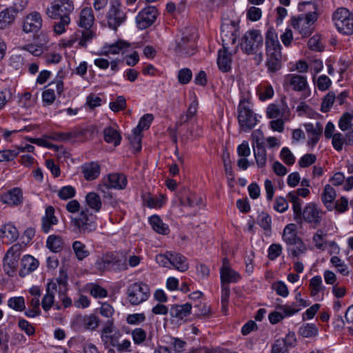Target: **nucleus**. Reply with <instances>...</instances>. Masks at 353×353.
I'll return each instance as SVG.
<instances>
[{
	"mask_svg": "<svg viewBox=\"0 0 353 353\" xmlns=\"http://www.w3.org/2000/svg\"><path fill=\"white\" fill-rule=\"evenodd\" d=\"M126 100L123 96H118L114 101L109 103V108L114 112H117L125 109Z\"/></svg>",
	"mask_w": 353,
	"mask_h": 353,
	"instance_id": "nucleus-61",
	"label": "nucleus"
},
{
	"mask_svg": "<svg viewBox=\"0 0 353 353\" xmlns=\"http://www.w3.org/2000/svg\"><path fill=\"white\" fill-rule=\"evenodd\" d=\"M238 122L241 130L245 132L250 131L257 123V119L252 110L251 103L246 99L240 101L238 107Z\"/></svg>",
	"mask_w": 353,
	"mask_h": 353,
	"instance_id": "nucleus-6",
	"label": "nucleus"
},
{
	"mask_svg": "<svg viewBox=\"0 0 353 353\" xmlns=\"http://www.w3.org/2000/svg\"><path fill=\"white\" fill-rule=\"evenodd\" d=\"M16 10L12 8H6L0 12V29L4 30L9 27L16 17Z\"/></svg>",
	"mask_w": 353,
	"mask_h": 353,
	"instance_id": "nucleus-33",
	"label": "nucleus"
},
{
	"mask_svg": "<svg viewBox=\"0 0 353 353\" xmlns=\"http://www.w3.org/2000/svg\"><path fill=\"white\" fill-rule=\"evenodd\" d=\"M19 154V151L15 147L12 149L0 150V162L13 161Z\"/></svg>",
	"mask_w": 353,
	"mask_h": 353,
	"instance_id": "nucleus-56",
	"label": "nucleus"
},
{
	"mask_svg": "<svg viewBox=\"0 0 353 353\" xmlns=\"http://www.w3.org/2000/svg\"><path fill=\"white\" fill-rule=\"evenodd\" d=\"M90 293L97 299L105 298L108 296L107 290L97 284H93L90 286Z\"/></svg>",
	"mask_w": 353,
	"mask_h": 353,
	"instance_id": "nucleus-64",
	"label": "nucleus"
},
{
	"mask_svg": "<svg viewBox=\"0 0 353 353\" xmlns=\"http://www.w3.org/2000/svg\"><path fill=\"white\" fill-rule=\"evenodd\" d=\"M276 341L283 342V346L288 350L295 345L296 338L294 332H289L284 338L279 339Z\"/></svg>",
	"mask_w": 353,
	"mask_h": 353,
	"instance_id": "nucleus-63",
	"label": "nucleus"
},
{
	"mask_svg": "<svg viewBox=\"0 0 353 353\" xmlns=\"http://www.w3.org/2000/svg\"><path fill=\"white\" fill-rule=\"evenodd\" d=\"M63 239L61 236L52 234L46 241V247L52 252L57 253L63 248Z\"/></svg>",
	"mask_w": 353,
	"mask_h": 353,
	"instance_id": "nucleus-45",
	"label": "nucleus"
},
{
	"mask_svg": "<svg viewBox=\"0 0 353 353\" xmlns=\"http://www.w3.org/2000/svg\"><path fill=\"white\" fill-rule=\"evenodd\" d=\"M86 205L89 210L94 212H99L102 208V201L101 197L94 192H88L85 198Z\"/></svg>",
	"mask_w": 353,
	"mask_h": 353,
	"instance_id": "nucleus-37",
	"label": "nucleus"
},
{
	"mask_svg": "<svg viewBox=\"0 0 353 353\" xmlns=\"http://www.w3.org/2000/svg\"><path fill=\"white\" fill-rule=\"evenodd\" d=\"M81 172L87 181H93L99 177L101 166L97 161L86 162L81 165Z\"/></svg>",
	"mask_w": 353,
	"mask_h": 353,
	"instance_id": "nucleus-22",
	"label": "nucleus"
},
{
	"mask_svg": "<svg viewBox=\"0 0 353 353\" xmlns=\"http://www.w3.org/2000/svg\"><path fill=\"white\" fill-rule=\"evenodd\" d=\"M299 333L303 337H313L318 334V328L313 323H305L300 327Z\"/></svg>",
	"mask_w": 353,
	"mask_h": 353,
	"instance_id": "nucleus-52",
	"label": "nucleus"
},
{
	"mask_svg": "<svg viewBox=\"0 0 353 353\" xmlns=\"http://www.w3.org/2000/svg\"><path fill=\"white\" fill-rule=\"evenodd\" d=\"M106 19L108 26L114 30H117L118 27L126 20V14L118 0L110 1L109 10L106 14Z\"/></svg>",
	"mask_w": 353,
	"mask_h": 353,
	"instance_id": "nucleus-10",
	"label": "nucleus"
},
{
	"mask_svg": "<svg viewBox=\"0 0 353 353\" xmlns=\"http://www.w3.org/2000/svg\"><path fill=\"white\" fill-rule=\"evenodd\" d=\"M237 30L234 21L224 23L221 27V37L223 48L228 49L230 44H234L237 38Z\"/></svg>",
	"mask_w": 353,
	"mask_h": 353,
	"instance_id": "nucleus-14",
	"label": "nucleus"
},
{
	"mask_svg": "<svg viewBox=\"0 0 353 353\" xmlns=\"http://www.w3.org/2000/svg\"><path fill=\"white\" fill-rule=\"evenodd\" d=\"M286 250L290 256L298 258L307 252V248L303 240L301 239L291 245L286 247Z\"/></svg>",
	"mask_w": 353,
	"mask_h": 353,
	"instance_id": "nucleus-38",
	"label": "nucleus"
},
{
	"mask_svg": "<svg viewBox=\"0 0 353 353\" xmlns=\"http://www.w3.org/2000/svg\"><path fill=\"white\" fill-rule=\"evenodd\" d=\"M275 309L268 315L269 321L272 324H276L283 319L291 316L301 310L300 305L296 303L285 305L276 304Z\"/></svg>",
	"mask_w": 353,
	"mask_h": 353,
	"instance_id": "nucleus-11",
	"label": "nucleus"
},
{
	"mask_svg": "<svg viewBox=\"0 0 353 353\" xmlns=\"http://www.w3.org/2000/svg\"><path fill=\"white\" fill-rule=\"evenodd\" d=\"M71 225L74 232L81 235L90 234L97 229V216L88 208L70 217Z\"/></svg>",
	"mask_w": 353,
	"mask_h": 353,
	"instance_id": "nucleus-3",
	"label": "nucleus"
},
{
	"mask_svg": "<svg viewBox=\"0 0 353 353\" xmlns=\"http://www.w3.org/2000/svg\"><path fill=\"white\" fill-rule=\"evenodd\" d=\"M166 343L173 349L174 353H181L185 350L186 342L179 338L168 336Z\"/></svg>",
	"mask_w": 353,
	"mask_h": 353,
	"instance_id": "nucleus-47",
	"label": "nucleus"
},
{
	"mask_svg": "<svg viewBox=\"0 0 353 353\" xmlns=\"http://www.w3.org/2000/svg\"><path fill=\"white\" fill-rule=\"evenodd\" d=\"M104 140L109 143L117 146L120 144L121 137L119 132L112 127H108L103 130Z\"/></svg>",
	"mask_w": 353,
	"mask_h": 353,
	"instance_id": "nucleus-41",
	"label": "nucleus"
},
{
	"mask_svg": "<svg viewBox=\"0 0 353 353\" xmlns=\"http://www.w3.org/2000/svg\"><path fill=\"white\" fill-rule=\"evenodd\" d=\"M257 223L265 232H270L272 228V218L268 214L262 212L259 214L257 217Z\"/></svg>",
	"mask_w": 353,
	"mask_h": 353,
	"instance_id": "nucleus-53",
	"label": "nucleus"
},
{
	"mask_svg": "<svg viewBox=\"0 0 353 353\" xmlns=\"http://www.w3.org/2000/svg\"><path fill=\"white\" fill-rule=\"evenodd\" d=\"M126 294L129 303L132 305H137L148 299L150 291L147 284L135 282L128 287Z\"/></svg>",
	"mask_w": 353,
	"mask_h": 353,
	"instance_id": "nucleus-7",
	"label": "nucleus"
},
{
	"mask_svg": "<svg viewBox=\"0 0 353 353\" xmlns=\"http://www.w3.org/2000/svg\"><path fill=\"white\" fill-rule=\"evenodd\" d=\"M231 54L228 52V49L220 50L218 54L217 65L219 68L224 72L231 69Z\"/></svg>",
	"mask_w": 353,
	"mask_h": 353,
	"instance_id": "nucleus-36",
	"label": "nucleus"
},
{
	"mask_svg": "<svg viewBox=\"0 0 353 353\" xmlns=\"http://www.w3.org/2000/svg\"><path fill=\"white\" fill-rule=\"evenodd\" d=\"M74 10V4L71 0H54L46 10L47 16L54 20L59 19L53 26L56 34L60 35L66 30L70 23V14Z\"/></svg>",
	"mask_w": 353,
	"mask_h": 353,
	"instance_id": "nucleus-1",
	"label": "nucleus"
},
{
	"mask_svg": "<svg viewBox=\"0 0 353 353\" xmlns=\"http://www.w3.org/2000/svg\"><path fill=\"white\" fill-rule=\"evenodd\" d=\"M267 64L272 71L279 70L281 58V45L275 30L270 28L265 34Z\"/></svg>",
	"mask_w": 353,
	"mask_h": 353,
	"instance_id": "nucleus-2",
	"label": "nucleus"
},
{
	"mask_svg": "<svg viewBox=\"0 0 353 353\" xmlns=\"http://www.w3.org/2000/svg\"><path fill=\"white\" fill-rule=\"evenodd\" d=\"M58 197L61 200H68L73 198L76 194V190L71 185H65L56 190Z\"/></svg>",
	"mask_w": 353,
	"mask_h": 353,
	"instance_id": "nucleus-51",
	"label": "nucleus"
},
{
	"mask_svg": "<svg viewBox=\"0 0 353 353\" xmlns=\"http://www.w3.org/2000/svg\"><path fill=\"white\" fill-rule=\"evenodd\" d=\"M348 137L349 134L347 133L345 135L340 132L335 133V134L332 137V144L333 148L336 151L340 152L343 150V145H353V143H348Z\"/></svg>",
	"mask_w": 353,
	"mask_h": 353,
	"instance_id": "nucleus-43",
	"label": "nucleus"
},
{
	"mask_svg": "<svg viewBox=\"0 0 353 353\" xmlns=\"http://www.w3.org/2000/svg\"><path fill=\"white\" fill-rule=\"evenodd\" d=\"M42 27L41 15L38 12H32L24 19L23 30L26 33L37 32Z\"/></svg>",
	"mask_w": 353,
	"mask_h": 353,
	"instance_id": "nucleus-16",
	"label": "nucleus"
},
{
	"mask_svg": "<svg viewBox=\"0 0 353 353\" xmlns=\"http://www.w3.org/2000/svg\"><path fill=\"white\" fill-rule=\"evenodd\" d=\"M157 14V9L154 6H148L142 9L136 17L137 27L140 30L150 27L155 21Z\"/></svg>",
	"mask_w": 353,
	"mask_h": 353,
	"instance_id": "nucleus-13",
	"label": "nucleus"
},
{
	"mask_svg": "<svg viewBox=\"0 0 353 353\" xmlns=\"http://www.w3.org/2000/svg\"><path fill=\"white\" fill-rule=\"evenodd\" d=\"M39 261L37 259L30 255L24 256L21 261V270L19 275L24 277L27 274L34 271L39 266Z\"/></svg>",
	"mask_w": 353,
	"mask_h": 353,
	"instance_id": "nucleus-27",
	"label": "nucleus"
},
{
	"mask_svg": "<svg viewBox=\"0 0 353 353\" xmlns=\"http://www.w3.org/2000/svg\"><path fill=\"white\" fill-rule=\"evenodd\" d=\"M1 201L10 206H17L23 202V193L20 188H13L1 196Z\"/></svg>",
	"mask_w": 353,
	"mask_h": 353,
	"instance_id": "nucleus-18",
	"label": "nucleus"
},
{
	"mask_svg": "<svg viewBox=\"0 0 353 353\" xmlns=\"http://www.w3.org/2000/svg\"><path fill=\"white\" fill-rule=\"evenodd\" d=\"M282 103L283 106L281 108L274 103L269 105L266 110L267 117L269 119L281 117L283 120H288L290 112L287 104H284V99H282Z\"/></svg>",
	"mask_w": 353,
	"mask_h": 353,
	"instance_id": "nucleus-19",
	"label": "nucleus"
},
{
	"mask_svg": "<svg viewBox=\"0 0 353 353\" xmlns=\"http://www.w3.org/2000/svg\"><path fill=\"white\" fill-rule=\"evenodd\" d=\"M94 21L93 12L90 8H83L80 13L79 26L85 29L92 27Z\"/></svg>",
	"mask_w": 353,
	"mask_h": 353,
	"instance_id": "nucleus-35",
	"label": "nucleus"
},
{
	"mask_svg": "<svg viewBox=\"0 0 353 353\" xmlns=\"http://www.w3.org/2000/svg\"><path fill=\"white\" fill-rule=\"evenodd\" d=\"M20 246L14 245L7 251L3 258V270L8 276H13L20 258Z\"/></svg>",
	"mask_w": 353,
	"mask_h": 353,
	"instance_id": "nucleus-12",
	"label": "nucleus"
},
{
	"mask_svg": "<svg viewBox=\"0 0 353 353\" xmlns=\"http://www.w3.org/2000/svg\"><path fill=\"white\" fill-rule=\"evenodd\" d=\"M317 20V14L315 12H309L301 14L297 18L292 19V25L294 29L304 37H309L313 31V25Z\"/></svg>",
	"mask_w": 353,
	"mask_h": 353,
	"instance_id": "nucleus-9",
	"label": "nucleus"
},
{
	"mask_svg": "<svg viewBox=\"0 0 353 353\" xmlns=\"http://www.w3.org/2000/svg\"><path fill=\"white\" fill-rule=\"evenodd\" d=\"M110 270L122 271L128 269L127 257L120 252H109L105 254Z\"/></svg>",
	"mask_w": 353,
	"mask_h": 353,
	"instance_id": "nucleus-15",
	"label": "nucleus"
},
{
	"mask_svg": "<svg viewBox=\"0 0 353 353\" xmlns=\"http://www.w3.org/2000/svg\"><path fill=\"white\" fill-rule=\"evenodd\" d=\"M252 148L254 156L258 167L263 168L266 164L267 154L263 143L257 139L256 141V145L252 143Z\"/></svg>",
	"mask_w": 353,
	"mask_h": 353,
	"instance_id": "nucleus-30",
	"label": "nucleus"
},
{
	"mask_svg": "<svg viewBox=\"0 0 353 353\" xmlns=\"http://www.w3.org/2000/svg\"><path fill=\"white\" fill-rule=\"evenodd\" d=\"M263 38L261 32L258 30H252L247 31L243 35L241 48L248 54L256 55L259 62L263 59L262 52L261 49L263 46Z\"/></svg>",
	"mask_w": 353,
	"mask_h": 353,
	"instance_id": "nucleus-5",
	"label": "nucleus"
},
{
	"mask_svg": "<svg viewBox=\"0 0 353 353\" xmlns=\"http://www.w3.org/2000/svg\"><path fill=\"white\" fill-rule=\"evenodd\" d=\"M333 21L337 30L344 34L353 33V15L345 8H338L333 14Z\"/></svg>",
	"mask_w": 353,
	"mask_h": 353,
	"instance_id": "nucleus-8",
	"label": "nucleus"
},
{
	"mask_svg": "<svg viewBox=\"0 0 353 353\" xmlns=\"http://www.w3.org/2000/svg\"><path fill=\"white\" fill-rule=\"evenodd\" d=\"M336 196V193L334 188L329 184L325 185L322 193L321 200L327 210H332V203Z\"/></svg>",
	"mask_w": 353,
	"mask_h": 353,
	"instance_id": "nucleus-39",
	"label": "nucleus"
},
{
	"mask_svg": "<svg viewBox=\"0 0 353 353\" xmlns=\"http://www.w3.org/2000/svg\"><path fill=\"white\" fill-rule=\"evenodd\" d=\"M18 237V230L12 223L5 224L0 230V238L5 243H11L15 241Z\"/></svg>",
	"mask_w": 353,
	"mask_h": 353,
	"instance_id": "nucleus-26",
	"label": "nucleus"
},
{
	"mask_svg": "<svg viewBox=\"0 0 353 353\" xmlns=\"http://www.w3.org/2000/svg\"><path fill=\"white\" fill-rule=\"evenodd\" d=\"M325 213L316 204L309 203L294 215V219L298 223L305 222L315 229L321 225Z\"/></svg>",
	"mask_w": 353,
	"mask_h": 353,
	"instance_id": "nucleus-4",
	"label": "nucleus"
},
{
	"mask_svg": "<svg viewBox=\"0 0 353 353\" xmlns=\"http://www.w3.org/2000/svg\"><path fill=\"white\" fill-rule=\"evenodd\" d=\"M46 293L41 301V306L45 311H48L52 307L54 301V293L57 291L56 283H48L46 285Z\"/></svg>",
	"mask_w": 353,
	"mask_h": 353,
	"instance_id": "nucleus-28",
	"label": "nucleus"
},
{
	"mask_svg": "<svg viewBox=\"0 0 353 353\" xmlns=\"http://www.w3.org/2000/svg\"><path fill=\"white\" fill-rule=\"evenodd\" d=\"M301 239L297 234L295 224L290 223L285 225L283 231L282 240L286 244V247Z\"/></svg>",
	"mask_w": 353,
	"mask_h": 353,
	"instance_id": "nucleus-32",
	"label": "nucleus"
},
{
	"mask_svg": "<svg viewBox=\"0 0 353 353\" xmlns=\"http://www.w3.org/2000/svg\"><path fill=\"white\" fill-rule=\"evenodd\" d=\"M310 294L312 296H316L325 287L323 285L322 278L320 276H315L310 281Z\"/></svg>",
	"mask_w": 353,
	"mask_h": 353,
	"instance_id": "nucleus-50",
	"label": "nucleus"
},
{
	"mask_svg": "<svg viewBox=\"0 0 353 353\" xmlns=\"http://www.w3.org/2000/svg\"><path fill=\"white\" fill-rule=\"evenodd\" d=\"M327 234L322 229H318L312 236V243L316 249L325 251L327 248L328 242L326 239Z\"/></svg>",
	"mask_w": 353,
	"mask_h": 353,
	"instance_id": "nucleus-34",
	"label": "nucleus"
},
{
	"mask_svg": "<svg viewBox=\"0 0 353 353\" xmlns=\"http://www.w3.org/2000/svg\"><path fill=\"white\" fill-rule=\"evenodd\" d=\"M128 179L125 174L122 173L109 174L104 179V185L106 188H110L116 190H123L126 188Z\"/></svg>",
	"mask_w": 353,
	"mask_h": 353,
	"instance_id": "nucleus-17",
	"label": "nucleus"
},
{
	"mask_svg": "<svg viewBox=\"0 0 353 353\" xmlns=\"http://www.w3.org/2000/svg\"><path fill=\"white\" fill-rule=\"evenodd\" d=\"M330 263L336 268L337 272L343 276L349 275V270L347 265L339 257L334 256L330 259Z\"/></svg>",
	"mask_w": 353,
	"mask_h": 353,
	"instance_id": "nucleus-54",
	"label": "nucleus"
},
{
	"mask_svg": "<svg viewBox=\"0 0 353 353\" xmlns=\"http://www.w3.org/2000/svg\"><path fill=\"white\" fill-rule=\"evenodd\" d=\"M131 46L124 41H118L117 42L105 45L103 48V54L108 55L109 54H117L121 53L122 55L130 52Z\"/></svg>",
	"mask_w": 353,
	"mask_h": 353,
	"instance_id": "nucleus-21",
	"label": "nucleus"
},
{
	"mask_svg": "<svg viewBox=\"0 0 353 353\" xmlns=\"http://www.w3.org/2000/svg\"><path fill=\"white\" fill-rule=\"evenodd\" d=\"M132 339L135 345H141L147 339H152V334L148 336L147 332L142 327H136L131 332Z\"/></svg>",
	"mask_w": 353,
	"mask_h": 353,
	"instance_id": "nucleus-46",
	"label": "nucleus"
},
{
	"mask_svg": "<svg viewBox=\"0 0 353 353\" xmlns=\"http://www.w3.org/2000/svg\"><path fill=\"white\" fill-rule=\"evenodd\" d=\"M338 125L341 131H347L348 143H353V112L343 113L339 120Z\"/></svg>",
	"mask_w": 353,
	"mask_h": 353,
	"instance_id": "nucleus-20",
	"label": "nucleus"
},
{
	"mask_svg": "<svg viewBox=\"0 0 353 353\" xmlns=\"http://www.w3.org/2000/svg\"><path fill=\"white\" fill-rule=\"evenodd\" d=\"M96 37V34L89 29H85L81 32V37L79 39L78 44L81 47H87L92 39Z\"/></svg>",
	"mask_w": 353,
	"mask_h": 353,
	"instance_id": "nucleus-55",
	"label": "nucleus"
},
{
	"mask_svg": "<svg viewBox=\"0 0 353 353\" xmlns=\"http://www.w3.org/2000/svg\"><path fill=\"white\" fill-rule=\"evenodd\" d=\"M283 85L292 88H307V81L305 76L290 74L285 77Z\"/></svg>",
	"mask_w": 353,
	"mask_h": 353,
	"instance_id": "nucleus-25",
	"label": "nucleus"
},
{
	"mask_svg": "<svg viewBox=\"0 0 353 353\" xmlns=\"http://www.w3.org/2000/svg\"><path fill=\"white\" fill-rule=\"evenodd\" d=\"M146 319L144 313H134L126 316V322L131 325H139L143 323Z\"/></svg>",
	"mask_w": 353,
	"mask_h": 353,
	"instance_id": "nucleus-57",
	"label": "nucleus"
},
{
	"mask_svg": "<svg viewBox=\"0 0 353 353\" xmlns=\"http://www.w3.org/2000/svg\"><path fill=\"white\" fill-rule=\"evenodd\" d=\"M287 197L290 201L292 203V210L294 215L296 212H299V210L301 208L302 201L299 198V196L295 191L290 192Z\"/></svg>",
	"mask_w": 353,
	"mask_h": 353,
	"instance_id": "nucleus-58",
	"label": "nucleus"
},
{
	"mask_svg": "<svg viewBox=\"0 0 353 353\" xmlns=\"http://www.w3.org/2000/svg\"><path fill=\"white\" fill-rule=\"evenodd\" d=\"M241 279L240 274L231 268L220 272L221 284L228 285L230 283H237Z\"/></svg>",
	"mask_w": 353,
	"mask_h": 353,
	"instance_id": "nucleus-40",
	"label": "nucleus"
},
{
	"mask_svg": "<svg viewBox=\"0 0 353 353\" xmlns=\"http://www.w3.org/2000/svg\"><path fill=\"white\" fill-rule=\"evenodd\" d=\"M175 51L181 55H192L194 53V43L188 36L176 40Z\"/></svg>",
	"mask_w": 353,
	"mask_h": 353,
	"instance_id": "nucleus-23",
	"label": "nucleus"
},
{
	"mask_svg": "<svg viewBox=\"0 0 353 353\" xmlns=\"http://www.w3.org/2000/svg\"><path fill=\"white\" fill-rule=\"evenodd\" d=\"M154 117L152 114H144L139 120L137 126L134 129V133L141 134L143 130L149 128Z\"/></svg>",
	"mask_w": 353,
	"mask_h": 353,
	"instance_id": "nucleus-49",
	"label": "nucleus"
},
{
	"mask_svg": "<svg viewBox=\"0 0 353 353\" xmlns=\"http://www.w3.org/2000/svg\"><path fill=\"white\" fill-rule=\"evenodd\" d=\"M8 306L17 312H23L26 309V301L23 296H13L8 300Z\"/></svg>",
	"mask_w": 353,
	"mask_h": 353,
	"instance_id": "nucleus-48",
	"label": "nucleus"
},
{
	"mask_svg": "<svg viewBox=\"0 0 353 353\" xmlns=\"http://www.w3.org/2000/svg\"><path fill=\"white\" fill-rule=\"evenodd\" d=\"M149 222L154 231L159 234H166L169 232L168 226L165 224L157 215H152L150 217Z\"/></svg>",
	"mask_w": 353,
	"mask_h": 353,
	"instance_id": "nucleus-44",
	"label": "nucleus"
},
{
	"mask_svg": "<svg viewBox=\"0 0 353 353\" xmlns=\"http://www.w3.org/2000/svg\"><path fill=\"white\" fill-rule=\"evenodd\" d=\"M336 99L335 94L333 92H329L325 97L321 104V110L323 112H328L332 108Z\"/></svg>",
	"mask_w": 353,
	"mask_h": 353,
	"instance_id": "nucleus-62",
	"label": "nucleus"
},
{
	"mask_svg": "<svg viewBox=\"0 0 353 353\" xmlns=\"http://www.w3.org/2000/svg\"><path fill=\"white\" fill-rule=\"evenodd\" d=\"M72 250L78 261H83L90 255L86 245L80 241H74L72 245Z\"/></svg>",
	"mask_w": 353,
	"mask_h": 353,
	"instance_id": "nucleus-42",
	"label": "nucleus"
},
{
	"mask_svg": "<svg viewBox=\"0 0 353 353\" xmlns=\"http://www.w3.org/2000/svg\"><path fill=\"white\" fill-rule=\"evenodd\" d=\"M192 305L186 303L182 305H172L169 310L172 318L177 320H185L191 313Z\"/></svg>",
	"mask_w": 353,
	"mask_h": 353,
	"instance_id": "nucleus-24",
	"label": "nucleus"
},
{
	"mask_svg": "<svg viewBox=\"0 0 353 353\" xmlns=\"http://www.w3.org/2000/svg\"><path fill=\"white\" fill-rule=\"evenodd\" d=\"M190 103L188 105L187 112L194 118L196 115L199 105L197 97L194 92H190Z\"/></svg>",
	"mask_w": 353,
	"mask_h": 353,
	"instance_id": "nucleus-60",
	"label": "nucleus"
},
{
	"mask_svg": "<svg viewBox=\"0 0 353 353\" xmlns=\"http://www.w3.org/2000/svg\"><path fill=\"white\" fill-rule=\"evenodd\" d=\"M170 266L179 272H184L189 268V263L187 258L183 255L172 251Z\"/></svg>",
	"mask_w": 353,
	"mask_h": 353,
	"instance_id": "nucleus-31",
	"label": "nucleus"
},
{
	"mask_svg": "<svg viewBox=\"0 0 353 353\" xmlns=\"http://www.w3.org/2000/svg\"><path fill=\"white\" fill-rule=\"evenodd\" d=\"M305 128L307 132L310 133L308 143L312 145H316L320 139L321 132L312 124L307 125Z\"/></svg>",
	"mask_w": 353,
	"mask_h": 353,
	"instance_id": "nucleus-59",
	"label": "nucleus"
},
{
	"mask_svg": "<svg viewBox=\"0 0 353 353\" xmlns=\"http://www.w3.org/2000/svg\"><path fill=\"white\" fill-rule=\"evenodd\" d=\"M58 223L57 218L54 216V209L52 206H48L46 209L45 216L42 218V230L45 233L50 231L52 225Z\"/></svg>",
	"mask_w": 353,
	"mask_h": 353,
	"instance_id": "nucleus-29",
	"label": "nucleus"
}]
</instances>
